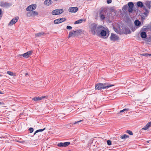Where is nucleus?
<instances>
[{"instance_id": "obj_46", "label": "nucleus", "mask_w": 151, "mask_h": 151, "mask_svg": "<svg viewBox=\"0 0 151 151\" xmlns=\"http://www.w3.org/2000/svg\"><path fill=\"white\" fill-rule=\"evenodd\" d=\"M3 93H1L0 91V94H2Z\"/></svg>"}, {"instance_id": "obj_21", "label": "nucleus", "mask_w": 151, "mask_h": 151, "mask_svg": "<svg viewBox=\"0 0 151 151\" xmlns=\"http://www.w3.org/2000/svg\"><path fill=\"white\" fill-rule=\"evenodd\" d=\"M7 73L11 76H16V73H14L12 71H8L7 72Z\"/></svg>"}, {"instance_id": "obj_16", "label": "nucleus", "mask_w": 151, "mask_h": 151, "mask_svg": "<svg viewBox=\"0 0 151 151\" xmlns=\"http://www.w3.org/2000/svg\"><path fill=\"white\" fill-rule=\"evenodd\" d=\"M137 5L138 7L140 8L143 7L145 9V6H144L143 4L141 1H139L137 3Z\"/></svg>"}, {"instance_id": "obj_35", "label": "nucleus", "mask_w": 151, "mask_h": 151, "mask_svg": "<svg viewBox=\"0 0 151 151\" xmlns=\"http://www.w3.org/2000/svg\"><path fill=\"white\" fill-rule=\"evenodd\" d=\"M107 143L108 145H111V141L110 140H108L107 141Z\"/></svg>"}, {"instance_id": "obj_31", "label": "nucleus", "mask_w": 151, "mask_h": 151, "mask_svg": "<svg viewBox=\"0 0 151 151\" xmlns=\"http://www.w3.org/2000/svg\"><path fill=\"white\" fill-rule=\"evenodd\" d=\"M129 110L128 109H125L123 110L120 111L118 114H121L122 112H124L125 111H128Z\"/></svg>"}, {"instance_id": "obj_3", "label": "nucleus", "mask_w": 151, "mask_h": 151, "mask_svg": "<svg viewBox=\"0 0 151 151\" xmlns=\"http://www.w3.org/2000/svg\"><path fill=\"white\" fill-rule=\"evenodd\" d=\"M112 86L113 85H107L105 83L104 84L99 83L96 85L95 88L98 90H100L102 89L108 88Z\"/></svg>"}, {"instance_id": "obj_6", "label": "nucleus", "mask_w": 151, "mask_h": 151, "mask_svg": "<svg viewBox=\"0 0 151 151\" xmlns=\"http://www.w3.org/2000/svg\"><path fill=\"white\" fill-rule=\"evenodd\" d=\"M19 19V18L18 17H16L13 18L9 23L8 25L10 26H12L17 22Z\"/></svg>"}, {"instance_id": "obj_28", "label": "nucleus", "mask_w": 151, "mask_h": 151, "mask_svg": "<svg viewBox=\"0 0 151 151\" xmlns=\"http://www.w3.org/2000/svg\"><path fill=\"white\" fill-rule=\"evenodd\" d=\"M60 20H59V19H56L54 20V23L55 24H58L60 23Z\"/></svg>"}, {"instance_id": "obj_19", "label": "nucleus", "mask_w": 151, "mask_h": 151, "mask_svg": "<svg viewBox=\"0 0 151 151\" xmlns=\"http://www.w3.org/2000/svg\"><path fill=\"white\" fill-rule=\"evenodd\" d=\"M52 3V1L51 0H46L44 2V4L46 5L49 6Z\"/></svg>"}, {"instance_id": "obj_36", "label": "nucleus", "mask_w": 151, "mask_h": 151, "mask_svg": "<svg viewBox=\"0 0 151 151\" xmlns=\"http://www.w3.org/2000/svg\"><path fill=\"white\" fill-rule=\"evenodd\" d=\"M128 11L129 12H132L133 11V8H129Z\"/></svg>"}, {"instance_id": "obj_34", "label": "nucleus", "mask_w": 151, "mask_h": 151, "mask_svg": "<svg viewBox=\"0 0 151 151\" xmlns=\"http://www.w3.org/2000/svg\"><path fill=\"white\" fill-rule=\"evenodd\" d=\"M128 6L127 5H125L122 8V10L123 11L125 10L127 8Z\"/></svg>"}, {"instance_id": "obj_44", "label": "nucleus", "mask_w": 151, "mask_h": 151, "mask_svg": "<svg viewBox=\"0 0 151 151\" xmlns=\"http://www.w3.org/2000/svg\"><path fill=\"white\" fill-rule=\"evenodd\" d=\"M2 76V75L0 74V77H1Z\"/></svg>"}, {"instance_id": "obj_37", "label": "nucleus", "mask_w": 151, "mask_h": 151, "mask_svg": "<svg viewBox=\"0 0 151 151\" xmlns=\"http://www.w3.org/2000/svg\"><path fill=\"white\" fill-rule=\"evenodd\" d=\"M66 28H67V29H68L70 30V29H72V27L70 26H68L66 27Z\"/></svg>"}, {"instance_id": "obj_26", "label": "nucleus", "mask_w": 151, "mask_h": 151, "mask_svg": "<svg viewBox=\"0 0 151 151\" xmlns=\"http://www.w3.org/2000/svg\"><path fill=\"white\" fill-rule=\"evenodd\" d=\"M45 129V128H44L43 129H40L37 130L35 132V133L34 134V135H35L37 133L40 132H42V131H44Z\"/></svg>"}, {"instance_id": "obj_12", "label": "nucleus", "mask_w": 151, "mask_h": 151, "mask_svg": "<svg viewBox=\"0 0 151 151\" xmlns=\"http://www.w3.org/2000/svg\"><path fill=\"white\" fill-rule=\"evenodd\" d=\"M101 26L100 27V29L101 31L100 32L99 34V35L100 34L101 35L103 36H106L107 35V33L106 32V31H105L104 30H102L101 29Z\"/></svg>"}, {"instance_id": "obj_22", "label": "nucleus", "mask_w": 151, "mask_h": 151, "mask_svg": "<svg viewBox=\"0 0 151 151\" xmlns=\"http://www.w3.org/2000/svg\"><path fill=\"white\" fill-rule=\"evenodd\" d=\"M140 36L142 38H145L147 37V35L145 32H143L141 33Z\"/></svg>"}, {"instance_id": "obj_17", "label": "nucleus", "mask_w": 151, "mask_h": 151, "mask_svg": "<svg viewBox=\"0 0 151 151\" xmlns=\"http://www.w3.org/2000/svg\"><path fill=\"white\" fill-rule=\"evenodd\" d=\"M45 33L43 32H41L35 34V36L38 37H41L42 36L44 35Z\"/></svg>"}, {"instance_id": "obj_29", "label": "nucleus", "mask_w": 151, "mask_h": 151, "mask_svg": "<svg viewBox=\"0 0 151 151\" xmlns=\"http://www.w3.org/2000/svg\"><path fill=\"white\" fill-rule=\"evenodd\" d=\"M59 19V20H60V23L65 21L66 20V19L65 18H62Z\"/></svg>"}, {"instance_id": "obj_13", "label": "nucleus", "mask_w": 151, "mask_h": 151, "mask_svg": "<svg viewBox=\"0 0 151 151\" xmlns=\"http://www.w3.org/2000/svg\"><path fill=\"white\" fill-rule=\"evenodd\" d=\"M151 127V122H150L145 126L141 130H147L149 128Z\"/></svg>"}, {"instance_id": "obj_43", "label": "nucleus", "mask_w": 151, "mask_h": 151, "mask_svg": "<svg viewBox=\"0 0 151 151\" xmlns=\"http://www.w3.org/2000/svg\"><path fill=\"white\" fill-rule=\"evenodd\" d=\"M41 139V138H39L38 139L40 140Z\"/></svg>"}, {"instance_id": "obj_18", "label": "nucleus", "mask_w": 151, "mask_h": 151, "mask_svg": "<svg viewBox=\"0 0 151 151\" xmlns=\"http://www.w3.org/2000/svg\"><path fill=\"white\" fill-rule=\"evenodd\" d=\"M86 21V19H81L78 20L74 22L75 24H78L81 23L83 22H85Z\"/></svg>"}, {"instance_id": "obj_14", "label": "nucleus", "mask_w": 151, "mask_h": 151, "mask_svg": "<svg viewBox=\"0 0 151 151\" xmlns=\"http://www.w3.org/2000/svg\"><path fill=\"white\" fill-rule=\"evenodd\" d=\"M38 13L36 11H32L28 13V16H34L38 15Z\"/></svg>"}, {"instance_id": "obj_39", "label": "nucleus", "mask_w": 151, "mask_h": 151, "mask_svg": "<svg viewBox=\"0 0 151 151\" xmlns=\"http://www.w3.org/2000/svg\"><path fill=\"white\" fill-rule=\"evenodd\" d=\"M112 2V1L111 0H107V2L108 4H110Z\"/></svg>"}, {"instance_id": "obj_5", "label": "nucleus", "mask_w": 151, "mask_h": 151, "mask_svg": "<svg viewBox=\"0 0 151 151\" xmlns=\"http://www.w3.org/2000/svg\"><path fill=\"white\" fill-rule=\"evenodd\" d=\"M36 7L37 6L36 4H32L28 6L26 9V10L27 11H31L35 10Z\"/></svg>"}, {"instance_id": "obj_20", "label": "nucleus", "mask_w": 151, "mask_h": 151, "mask_svg": "<svg viewBox=\"0 0 151 151\" xmlns=\"http://www.w3.org/2000/svg\"><path fill=\"white\" fill-rule=\"evenodd\" d=\"M150 2L149 1H147L145 3V5L146 7L149 9L150 8L151 5Z\"/></svg>"}, {"instance_id": "obj_7", "label": "nucleus", "mask_w": 151, "mask_h": 151, "mask_svg": "<svg viewBox=\"0 0 151 151\" xmlns=\"http://www.w3.org/2000/svg\"><path fill=\"white\" fill-rule=\"evenodd\" d=\"M70 144V142H66L64 143L60 142L57 145V146L59 147H66L69 145Z\"/></svg>"}, {"instance_id": "obj_15", "label": "nucleus", "mask_w": 151, "mask_h": 151, "mask_svg": "<svg viewBox=\"0 0 151 151\" xmlns=\"http://www.w3.org/2000/svg\"><path fill=\"white\" fill-rule=\"evenodd\" d=\"M1 4V6L6 7H9L11 5V4L7 2H2Z\"/></svg>"}, {"instance_id": "obj_45", "label": "nucleus", "mask_w": 151, "mask_h": 151, "mask_svg": "<svg viewBox=\"0 0 151 151\" xmlns=\"http://www.w3.org/2000/svg\"><path fill=\"white\" fill-rule=\"evenodd\" d=\"M18 142H21V143L23 142H21V141H18Z\"/></svg>"}, {"instance_id": "obj_1", "label": "nucleus", "mask_w": 151, "mask_h": 151, "mask_svg": "<svg viewBox=\"0 0 151 151\" xmlns=\"http://www.w3.org/2000/svg\"><path fill=\"white\" fill-rule=\"evenodd\" d=\"M100 27H96V25L95 24H92L89 27L90 31L93 35H98L101 31Z\"/></svg>"}, {"instance_id": "obj_38", "label": "nucleus", "mask_w": 151, "mask_h": 151, "mask_svg": "<svg viewBox=\"0 0 151 151\" xmlns=\"http://www.w3.org/2000/svg\"><path fill=\"white\" fill-rule=\"evenodd\" d=\"M29 129L30 133L33 132L34 130V129L32 128H29Z\"/></svg>"}, {"instance_id": "obj_10", "label": "nucleus", "mask_w": 151, "mask_h": 151, "mask_svg": "<svg viewBox=\"0 0 151 151\" xmlns=\"http://www.w3.org/2000/svg\"><path fill=\"white\" fill-rule=\"evenodd\" d=\"M78 10V8L76 7H71L69 8L68 11L70 12H76Z\"/></svg>"}, {"instance_id": "obj_47", "label": "nucleus", "mask_w": 151, "mask_h": 151, "mask_svg": "<svg viewBox=\"0 0 151 151\" xmlns=\"http://www.w3.org/2000/svg\"><path fill=\"white\" fill-rule=\"evenodd\" d=\"M0 104H1V102H0Z\"/></svg>"}, {"instance_id": "obj_30", "label": "nucleus", "mask_w": 151, "mask_h": 151, "mask_svg": "<svg viewBox=\"0 0 151 151\" xmlns=\"http://www.w3.org/2000/svg\"><path fill=\"white\" fill-rule=\"evenodd\" d=\"M145 9V12L144 13V14L145 15V17H146L148 15V14L149 13V11L146 9Z\"/></svg>"}, {"instance_id": "obj_11", "label": "nucleus", "mask_w": 151, "mask_h": 151, "mask_svg": "<svg viewBox=\"0 0 151 151\" xmlns=\"http://www.w3.org/2000/svg\"><path fill=\"white\" fill-rule=\"evenodd\" d=\"M47 96H42L41 97H34L32 99V100L35 101H38L42 100L43 99L47 98Z\"/></svg>"}, {"instance_id": "obj_23", "label": "nucleus", "mask_w": 151, "mask_h": 151, "mask_svg": "<svg viewBox=\"0 0 151 151\" xmlns=\"http://www.w3.org/2000/svg\"><path fill=\"white\" fill-rule=\"evenodd\" d=\"M134 24L136 26H139L140 25L141 23L138 20H136L134 22Z\"/></svg>"}, {"instance_id": "obj_8", "label": "nucleus", "mask_w": 151, "mask_h": 151, "mask_svg": "<svg viewBox=\"0 0 151 151\" xmlns=\"http://www.w3.org/2000/svg\"><path fill=\"white\" fill-rule=\"evenodd\" d=\"M110 39L112 41H116L118 40V37L116 35L112 33L110 36Z\"/></svg>"}, {"instance_id": "obj_27", "label": "nucleus", "mask_w": 151, "mask_h": 151, "mask_svg": "<svg viewBox=\"0 0 151 151\" xmlns=\"http://www.w3.org/2000/svg\"><path fill=\"white\" fill-rule=\"evenodd\" d=\"M141 56H151V54H149L147 53H143L141 54Z\"/></svg>"}, {"instance_id": "obj_33", "label": "nucleus", "mask_w": 151, "mask_h": 151, "mask_svg": "<svg viewBox=\"0 0 151 151\" xmlns=\"http://www.w3.org/2000/svg\"><path fill=\"white\" fill-rule=\"evenodd\" d=\"M126 132L127 133H128L130 135H133V133L131 131L127 130Z\"/></svg>"}, {"instance_id": "obj_48", "label": "nucleus", "mask_w": 151, "mask_h": 151, "mask_svg": "<svg viewBox=\"0 0 151 151\" xmlns=\"http://www.w3.org/2000/svg\"><path fill=\"white\" fill-rule=\"evenodd\" d=\"M2 138V137H0V138Z\"/></svg>"}, {"instance_id": "obj_9", "label": "nucleus", "mask_w": 151, "mask_h": 151, "mask_svg": "<svg viewBox=\"0 0 151 151\" xmlns=\"http://www.w3.org/2000/svg\"><path fill=\"white\" fill-rule=\"evenodd\" d=\"M32 53V51H28L25 53H24L22 54H20L19 55V56H22L23 57H29L31 55Z\"/></svg>"}, {"instance_id": "obj_42", "label": "nucleus", "mask_w": 151, "mask_h": 151, "mask_svg": "<svg viewBox=\"0 0 151 151\" xmlns=\"http://www.w3.org/2000/svg\"><path fill=\"white\" fill-rule=\"evenodd\" d=\"M27 75H28V73H26L25 74V76H27Z\"/></svg>"}, {"instance_id": "obj_32", "label": "nucleus", "mask_w": 151, "mask_h": 151, "mask_svg": "<svg viewBox=\"0 0 151 151\" xmlns=\"http://www.w3.org/2000/svg\"><path fill=\"white\" fill-rule=\"evenodd\" d=\"M100 17L101 19L102 20H104L105 18L103 14H100Z\"/></svg>"}, {"instance_id": "obj_4", "label": "nucleus", "mask_w": 151, "mask_h": 151, "mask_svg": "<svg viewBox=\"0 0 151 151\" xmlns=\"http://www.w3.org/2000/svg\"><path fill=\"white\" fill-rule=\"evenodd\" d=\"M63 12V9H58L52 11V14L53 15H57L62 13Z\"/></svg>"}, {"instance_id": "obj_24", "label": "nucleus", "mask_w": 151, "mask_h": 151, "mask_svg": "<svg viewBox=\"0 0 151 151\" xmlns=\"http://www.w3.org/2000/svg\"><path fill=\"white\" fill-rule=\"evenodd\" d=\"M128 5L129 7V8H133L134 6V4L132 2H129L128 4Z\"/></svg>"}, {"instance_id": "obj_25", "label": "nucleus", "mask_w": 151, "mask_h": 151, "mask_svg": "<svg viewBox=\"0 0 151 151\" xmlns=\"http://www.w3.org/2000/svg\"><path fill=\"white\" fill-rule=\"evenodd\" d=\"M129 137V136L126 134H124L120 138L122 139H125L126 138H128Z\"/></svg>"}, {"instance_id": "obj_2", "label": "nucleus", "mask_w": 151, "mask_h": 151, "mask_svg": "<svg viewBox=\"0 0 151 151\" xmlns=\"http://www.w3.org/2000/svg\"><path fill=\"white\" fill-rule=\"evenodd\" d=\"M84 32V30L82 29L77 30L76 31L73 30L72 32H70L68 37L69 38L71 37H74L76 36L80 35Z\"/></svg>"}, {"instance_id": "obj_40", "label": "nucleus", "mask_w": 151, "mask_h": 151, "mask_svg": "<svg viewBox=\"0 0 151 151\" xmlns=\"http://www.w3.org/2000/svg\"><path fill=\"white\" fill-rule=\"evenodd\" d=\"M82 121V120H80V121H77V122H75L74 123H73V124H77V123H78V122H81Z\"/></svg>"}, {"instance_id": "obj_41", "label": "nucleus", "mask_w": 151, "mask_h": 151, "mask_svg": "<svg viewBox=\"0 0 151 151\" xmlns=\"http://www.w3.org/2000/svg\"><path fill=\"white\" fill-rule=\"evenodd\" d=\"M2 14V11L1 9H0V16H2L1 15Z\"/></svg>"}]
</instances>
